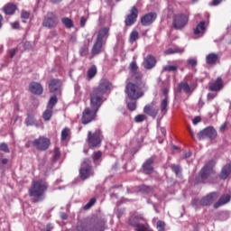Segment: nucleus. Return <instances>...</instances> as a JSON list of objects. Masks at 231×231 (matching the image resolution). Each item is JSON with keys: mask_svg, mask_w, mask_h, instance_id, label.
<instances>
[{"mask_svg": "<svg viewBox=\"0 0 231 231\" xmlns=\"http://www.w3.org/2000/svg\"><path fill=\"white\" fill-rule=\"evenodd\" d=\"M15 53H17V50L16 49H11L9 51V57L11 59H14V57H15Z\"/></svg>", "mask_w": 231, "mask_h": 231, "instance_id": "nucleus-59", "label": "nucleus"}, {"mask_svg": "<svg viewBox=\"0 0 231 231\" xmlns=\"http://www.w3.org/2000/svg\"><path fill=\"white\" fill-rule=\"evenodd\" d=\"M11 27L13 30H19L21 28V23L18 21L11 23Z\"/></svg>", "mask_w": 231, "mask_h": 231, "instance_id": "nucleus-57", "label": "nucleus"}, {"mask_svg": "<svg viewBox=\"0 0 231 231\" xmlns=\"http://www.w3.org/2000/svg\"><path fill=\"white\" fill-rule=\"evenodd\" d=\"M152 163H154L153 158L147 159L143 164V171L145 174H152L154 171V167H152Z\"/></svg>", "mask_w": 231, "mask_h": 231, "instance_id": "nucleus-23", "label": "nucleus"}, {"mask_svg": "<svg viewBox=\"0 0 231 231\" xmlns=\"http://www.w3.org/2000/svg\"><path fill=\"white\" fill-rule=\"evenodd\" d=\"M49 187L50 185L44 180H33L28 189V195L30 198H32V203H41V201H44V195L48 192Z\"/></svg>", "mask_w": 231, "mask_h": 231, "instance_id": "nucleus-1", "label": "nucleus"}, {"mask_svg": "<svg viewBox=\"0 0 231 231\" xmlns=\"http://www.w3.org/2000/svg\"><path fill=\"white\" fill-rule=\"evenodd\" d=\"M178 91H184L187 95L190 93V86H189V83L180 82L178 85Z\"/></svg>", "mask_w": 231, "mask_h": 231, "instance_id": "nucleus-33", "label": "nucleus"}, {"mask_svg": "<svg viewBox=\"0 0 231 231\" xmlns=\"http://www.w3.org/2000/svg\"><path fill=\"white\" fill-rule=\"evenodd\" d=\"M104 44L106 43L96 40L91 50V55H93V57H95L96 55H100V53H102Z\"/></svg>", "mask_w": 231, "mask_h": 231, "instance_id": "nucleus-25", "label": "nucleus"}, {"mask_svg": "<svg viewBox=\"0 0 231 231\" xmlns=\"http://www.w3.org/2000/svg\"><path fill=\"white\" fill-rule=\"evenodd\" d=\"M163 95H164V98H167V100H169V89L168 88H164L162 91Z\"/></svg>", "mask_w": 231, "mask_h": 231, "instance_id": "nucleus-63", "label": "nucleus"}, {"mask_svg": "<svg viewBox=\"0 0 231 231\" xmlns=\"http://www.w3.org/2000/svg\"><path fill=\"white\" fill-rule=\"evenodd\" d=\"M57 102H59V100L57 99V96H52L48 102L47 109H53L57 105Z\"/></svg>", "mask_w": 231, "mask_h": 231, "instance_id": "nucleus-37", "label": "nucleus"}, {"mask_svg": "<svg viewBox=\"0 0 231 231\" xmlns=\"http://www.w3.org/2000/svg\"><path fill=\"white\" fill-rule=\"evenodd\" d=\"M171 169L172 172H174L176 174V176H178L179 178H180V176H181V167H180V165L171 164Z\"/></svg>", "mask_w": 231, "mask_h": 231, "instance_id": "nucleus-41", "label": "nucleus"}, {"mask_svg": "<svg viewBox=\"0 0 231 231\" xmlns=\"http://www.w3.org/2000/svg\"><path fill=\"white\" fill-rule=\"evenodd\" d=\"M142 88L143 89H147V85L145 83L142 84ZM140 85L134 84L133 82H128L125 87V93L130 100H138V98H142L144 93L142 90Z\"/></svg>", "mask_w": 231, "mask_h": 231, "instance_id": "nucleus-4", "label": "nucleus"}, {"mask_svg": "<svg viewBox=\"0 0 231 231\" xmlns=\"http://www.w3.org/2000/svg\"><path fill=\"white\" fill-rule=\"evenodd\" d=\"M223 3V0H213L212 1V6H217L218 5H221Z\"/></svg>", "mask_w": 231, "mask_h": 231, "instance_id": "nucleus-61", "label": "nucleus"}, {"mask_svg": "<svg viewBox=\"0 0 231 231\" xmlns=\"http://www.w3.org/2000/svg\"><path fill=\"white\" fill-rule=\"evenodd\" d=\"M167 107H169V99H167L166 97L161 102V115H162V116H164V115H167Z\"/></svg>", "mask_w": 231, "mask_h": 231, "instance_id": "nucleus-32", "label": "nucleus"}, {"mask_svg": "<svg viewBox=\"0 0 231 231\" xmlns=\"http://www.w3.org/2000/svg\"><path fill=\"white\" fill-rule=\"evenodd\" d=\"M95 203H97V199L92 198L84 207V210H89V208H91V207H93V205H95Z\"/></svg>", "mask_w": 231, "mask_h": 231, "instance_id": "nucleus-44", "label": "nucleus"}, {"mask_svg": "<svg viewBox=\"0 0 231 231\" xmlns=\"http://www.w3.org/2000/svg\"><path fill=\"white\" fill-rule=\"evenodd\" d=\"M175 65H166L163 67L162 71H167L168 73L172 72H176L178 71V68H180V66H181V64L183 63L182 60H176L175 61Z\"/></svg>", "mask_w": 231, "mask_h": 231, "instance_id": "nucleus-26", "label": "nucleus"}, {"mask_svg": "<svg viewBox=\"0 0 231 231\" xmlns=\"http://www.w3.org/2000/svg\"><path fill=\"white\" fill-rule=\"evenodd\" d=\"M26 125H35L37 123L35 122V118L32 116H28L25 119Z\"/></svg>", "mask_w": 231, "mask_h": 231, "instance_id": "nucleus-47", "label": "nucleus"}, {"mask_svg": "<svg viewBox=\"0 0 231 231\" xmlns=\"http://www.w3.org/2000/svg\"><path fill=\"white\" fill-rule=\"evenodd\" d=\"M214 172V161H209L199 171V176L196 178L197 183H205L208 180V176Z\"/></svg>", "mask_w": 231, "mask_h": 231, "instance_id": "nucleus-8", "label": "nucleus"}, {"mask_svg": "<svg viewBox=\"0 0 231 231\" xmlns=\"http://www.w3.org/2000/svg\"><path fill=\"white\" fill-rule=\"evenodd\" d=\"M87 143L88 144V147H90V149L100 147V143H102V131L96 130L95 133H91V131H88Z\"/></svg>", "mask_w": 231, "mask_h": 231, "instance_id": "nucleus-7", "label": "nucleus"}, {"mask_svg": "<svg viewBox=\"0 0 231 231\" xmlns=\"http://www.w3.org/2000/svg\"><path fill=\"white\" fill-rule=\"evenodd\" d=\"M101 106L102 105L100 103L90 99V107L85 108L82 113L81 122L84 125L91 124V122L97 118V113H98V109H100Z\"/></svg>", "mask_w": 231, "mask_h": 231, "instance_id": "nucleus-3", "label": "nucleus"}, {"mask_svg": "<svg viewBox=\"0 0 231 231\" xmlns=\"http://www.w3.org/2000/svg\"><path fill=\"white\" fill-rule=\"evenodd\" d=\"M156 17H158V14L154 12L144 14L141 17L142 26H151V24L156 21Z\"/></svg>", "mask_w": 231, "mask_h": 231, "instance_id": "nucleus-16", "label": "nucleus"}, {"mask_svg": "<svg viewBox=\"0 0 231 231\" xmlns=\"http://www.w3.org/2000/svg\"><path fill=\"white\" fill-rule=\"evenodd\" d=\"M144 69H152L156 66V58L151 54L147 55L143 61Z\"/></svg>", "mask_w": 231, "mask_h": 231, "instance_id": "nucleus-21", "label": "nucleus"}, {"mask_svg": "<svg viewBox=\"0 0 231 231\" xmlns=\"http://www.w3.org/2000/svg\"><path fill=\"white\" fill-rule=\"evenodd\" d=\"M138 8L136 6H133L130 10V14H128L125 18V26H133L138 20Z\"/></svg>", "mask_w": 231, "mask_h": 231, "instance_id": "nucleus-13", "label": "nucleus"}, {"mask_svg": "<svg viewBox=\"0 0 231 231\" xmlns=\"http://www.w3.org/2000/svg\"><path fill=\"white\" fill-rule=\"evenodd\" d=\"M189 24V15L185 14H177L172 18L173 30L181 31Z\"/></svg>", "mask_w": 231, "mask_h": 231, "instance_id": "nucleus-6", "label": "nucleus"}, {"mask_svg": "<svg viewBox=\"0 0 231 231\" xmlns=\"http://www.w3.org/2000/svg\"><path fill=\"white\" fill-rule=\"evenodd\" d=\"M87 21H88V19H86V17L81 16L80 23H79L81 28H84L86 26Z\"/></svg>", "mask_w": 231, "mask_h": 231, "instance_id": "nucleus-58", "label": "nucleus"}, {"mask_svg": "<svg viewBox=\"0 0 231 231\" xmlns=\"http://www.w3.org/2000/svg\"><path fill=\"white\" fill-rule=\"evenodd\" d=\"M140 39V33L138 31L134 30L131 32L130 36H129V42L133 44L134 42H136Z\"/></svg>", "mask_w": 231, "mask_h": 231, "instance_id": "nucleus-34", "label": "nucleus"}, {"mask_svg": "<svg viewBox=\"0 0 231 231\" xmlns=\"http://www.w3.org/2000/svg\"><path fill=\"white\" fill-rule=\"evenodd\" d=\"M94 174L93 166H91V160L88 158L84 159L79 169V178L81 180H88V178Z\"/></svg>", "mask_w": 231, "mask_h": 231, "instance_id": "nucleus-9", "label": "nucleus"}, {"mask_svg": "<svg viewBox=\"0 0 231 231\" xmlns=\"http://www.w3.org/2000/svg\"><path fill=\"white\" fill-rule=\"evenodd\" d=\"M53 116V109L51 108H47L42 115V118L43 120H45V122H49V120H51V116Z\"/></svg>", "mask_w": 231, "mask_h": 231, "instance_id": "nucleus-36", "label": "nucleus"}, {"mask_svg": "<svg viewBox=\"0 0 231 231\" xmlns=\"http://www.w3.org/2000/svg\"><path fill=\"white\" fill-rule=\"evenodd\" d=\"M207 30V27H205V21L200 22L196 28L193 29L194 35H200L203 36Z\"/></svg>", "mask_w": 231, "mask_h": 231, "instance_id": "nucleus-29", "label": "nucleus"}, {"mask_svg": "<svg viewBox=\"0 0 231 231\" xmlns=\"http://www.w3.org/2000/svg\"><path fill=\"white\" fill-rule=\"evenodd\" d=\"M129 68H130V71H131L132 74L138 72V65L136 64V61H132L130 63Z\"/></svg>", "mask_w": 231, "mask_h": 231, "instance_id": "nucleus-49", "label": "nucleus"}, {"mask_svg": "<svg viewBox=\"0 0 231 231\" xmlns=\"http://www.w3.org/2000/svg\"><path fill=\"white\" fill-rule=\"evenodd\" d=\"M191 205H192L193 208H195V210H198V208H199V207H201V200H199L198 199H194L191 201Z\"/></svg>", "mask_w": 231, "mask_h": 231, "instance_id": "nucleus-51", "label": "nucleus"}, {"mask_svg": "<svg viewBox=\"0 0 231 231\" xmlns=\"http://www.w3.org/2000/svg\"><path fill=\"white\" fill-rule=\"evenodd\" d=\"M97 73H98V70L97 69V65H92L88 70L87 71V79L88 80H91L92 79H95L97 76Z\"/></svg>", "mask_w": 231, "mask_h": 231, "instance_id": "nucleus-31", "label": "nucleus"}, {"mask_svg": "<svg viewBox=\"0 0 231 231\" xmlns=\"http://www.w3.org/2000/svg\"><path fill=\"white\" fill-rule=\"evenodd\" d=\"M61 23H62V24H64V26L66 28H73V26H74L73 20H71L70 18H68V17L61 18Z\"/></svg>", "mask_w": 231, "mask_h": 231, "instance_id": "nucleus-39", "label": "nucleus"}, {"mask_svg": "<svg viewBox=\"0 0 231 231\" xmlns=\"http://www.w3.org/2000/svg\"><path fill=\"white\" fill-rule=\"evenodd\" d=\"M29 91L32 95H42L44 93V88L39 82L32 81L29 84Z\"/></svg>", "mask_w": 231, "mask_h": 231, "instance_id": "nucleus-19", "label": "nucleus"}, {"mask_svg": "<svg viewBox=\"0 0 231 231\" xmlns=\"http://www.w3.org/2000/svg\"><path fill=\"white\" fill-rule=\"evenodd\" d=\"M51 145V141L48 137L40 136L32 141V147L37 151H48Z\"/></svg>", "mask_w": 231, "mask_h": 231, "instance_id": "nucleus-10", "label": "nucleus"}, {"mask_svg": "<svg viewBox=\"0 0 231 231\" xmlns=\"http://www.w3.org/2000/svg\"><path fill=\"white\" fill-rule=\"evenodd\" d=\"M231 196L229 194H225L220 197L218 201L214 204V208H219V207H223V205H226V203H230Z\"/></svg>", "mask_w": 231, "mask_h": 231, "instance_id": "nucleus-24", "label": "nucleus"}, {"mask_svg": "<svg viewBox=\"0 0 231 231\" xmlns=\"http://www.w3.org/2000/svg\"><path fill=\"white\" fill-rule=\"evenodd\" d=\"M225 88V82L221 77L216 79L215 81H211L208 83V91H213L214 93H219L221 89Z\"/></svg>", "mask_w": 231, "mask_h": 231, "instance_id": "nucleus-14", "label": "nucleus"}, {"mask_svg": "<svg viewBox=\"0 0 231 231\" xmlns=\"http://www.w3.org/2000/svg\"><path fill=\"white\" fill-rule=\"evenodd\" d=\"M57 24H59V17L53 12H48L47 14L43 18L42 26L44 28H56Z\"/></svg>", "mask_w": 231, "mask_h": 231, "instance_id": "nucleus-11", "label": "nucleus"}, {"mask_svg": "<svg viewBox=\"0 0 231 231\" xmlns=\"http://www.w3.org/2000/svg\"><path fill=\"white\" fill-rule=\"evenodd\" d=\"M113 84L110 83L108 79H101L97 88H94L90 93V99L93 102H97V104L102 105V100H104V95L107 93L112 88Z\"/></svg>", "mask_w": 231, "mask_h": 231, "instance_id": "nucleus-2", "label": "nucleus"}, {"mask_svg": "<svg viewBox=\"0 0 231 231\" xmlns=\"http://www.w3.org/2000/svg\"><path fill=\"white\" fill-rule=\"evenodd\" d=\"M166 224L164 221L158 220L157 221V230L158 231H165Z\"/></svg>", "mask_w": 231, "mask_h": 231, "instance_id": "nucleus-52", "label": "nucleus"}, {"mask_svg": "<svg viewBox=\"0 0 231 231\" xmlns=\"http://www.w3.org/2000/svg\"><path fill=\"white\" fill-rule=\"evenodd\" d=\"M216 97H217V92L208 93V95H207V98H208V102H211V100H214V98H216Z\"/></svg>", "mask_w": 231, "mask_h": 231, "instance_id": "nucleus-56", "label": "nucleus"}, {"mask_svg": "<svg viewBox=\"0 0 231 231\" xmlns=\"http://www.w3.org/2000/svg\"><path fill=\"white\" fill-rule=\"evenodd\" d=\"M30 15H31V14H30V12H28V11H25V10H23L22 12H21V19H23L22 20V23H26V19H30Z\"/></svg>", "mask_w": 231, "mask_h": 231, "instance_id": "nucleus-46", "label": "nucleus"}, {"mask_svg": "<svg viewBox=\"0 0 231 231\" xmlns=\"http://www.w3.org/2000/svg\"><path fill=\"white\" fill-rule=\"evenodd\" d=\"M185 48L183 47H174L169 48L164 51V55H174V53H184Z\"/></svg>", "mask_w": 231, "mask_h": 231, "instance_id": "nucleus-30", "label": "nucleus"}, {"mask_svg": "<svg viewBox=\"0 0 231 231\" xmlns=\"http://www.w3.org/2000/svg\"><path fill=\"white\" fill-rule=\"evenodd\" d=\"M2 12H4L5 15H14L15 12H17V5L7 3L3 6Z\"/></svg>", "mask_w": 231, "mask_h": 231, "instance_id": "nucleus-22", "label": "nucleus"}, {"mask_svg": "<svg viewBox=\"0 0 231 231\" xmlns=\"http://www.w3.org/2000/svg\"><path fill=\"white\" fill-rule=\"evenodd\" d=\"M60 159V149L55 148L53 153V162H58Z\"/></svg>", "mask_w": 231, "mask_h": 231, "instance_id": "nucleus-50", "label": "nucleus"}, {"mask_svg": "<svg viewBox=\"0 0 231 231\" xmlns=\"http://www.w3.org/2000/svg\"><path fill=\"white\" fill-rule=\"evenodd\" d=\"M104 220L94 219L89 223H81L77 226L78 231H104Z\"/></svg>", "mask_w": 231, "mask_h": 231, "instance_id": "nucleus-5", "label": "nucleus"}, {"mask_svg": "<svg viewBox=\"0 0 231 231\" xmlns=\"http://www.w3.org/2000/svg\"><path fill=\"white\" fill-rule=\"evenodd\" d=\"M231 174V163L226 164L220 172L219 178L220 180H226Z\"/></svg>", "mask_w": 231, "mask_h": 231, "instance_id": "nucleus-27", "label": "nucleus"}, {"mask_svg": "<svg viewBox=\"0 0 231 231\" xmlns=\"http://www.w3.org/2000/svg\"><path fill=\"white\" fill-rule=\"evenodd\" d=\"M217 60H219V55L214 52L208 54L206 57V63L208 64L209 66H213L214 64H217Z\"/></svg>", "mask_w": 231, "mask_h": 231, "instance_id": "nucleus-28", "label": "nucleus"}, {"mask_svg": "<svg viewBox=\"0 0 231 231\" xmlns=\"http://www.w3.org/2000/svg\"><path fill=\"white\" fill-rule=\"evenodd\" d=\"M129 224L132 226L135 227V231H147V227H145V226L143 224L134 223V222H133V220H130Z\"/></svg>", "mask_w": 231, "mask_h": 231, "instance_id": "nucleus-35", "label": "nucleus"}, {"mask_svg": "<svg viewBox=\"0 0 231 231\" xmlns=\"http://www.w3.org/2000/svg\"><path fill=\"white\" fill-rule=\"evenodd\" d=\"M199 122H201V117L199 116H196L194 119H193V125H196L197 124H199Z\"/></svg>", "mask_w": 231, "mask_h": 231, "instance_id": "nucleus-62", "label": "nucleus"}, {"mask_svg": "<svg viewBox=\"0 0 231 231\" xmlns=\"http://www.w3.org/2000/svg\"><path fill=\"white\" fill-rule=\"evenodd\" d=\"M140 191L143 192V194H152L153 192V189L151 186H147V185H142L139 188Z\"/></svg>", "mask_w": 231, "mask_h": 231, "instance_id": "nucleus-38", "label": "nucleus"}, {"mask_svg": "<svg viewBox=\"0 0 231 231\" xmlns=\"http://www.w3.org/2000/svg\"><path fill=\"white\" fill-rule=\"evenodd\" d=\"M218 198H219V193L211 192L200 199V205L202 207H208V205H212V203H214V201H216V199H217Z\"/></svg>", "mask_w": 231, "mask_h": 231, "instance_id": "nucleus-17", "label": "nucleus"}, {"mask_svg": "<svg viewBox=\"0 0 231 231\" xmlns=\"http://www.w3.org/2000/svg\"><path fill=\"white\" fill-rule=\"evenodd\" d=\"M217 136V132L214 127H207L204 130L200 131L198 134L199 140H205L206 138H209V140H215Z\"/></svg>", "mask_w": 231, "mask_h": 231, "instance_id": "nucleus-12", "label": "nucleus"}, {"mask_svg": "<svg viewBox=\"0 0 231 231\" xmlns=\"http://www.w3.org/2000/svg\"><path fill=\"white\" fill-rule=\"evenodd\" d=\"M0 151H2V152H10V148H8V144L5 143H1Z\"/></svg>", "mask_w": 231, "mask_h": 231, "instance_id": "nucleus-53", "label": "nucleus"}, {"mask_svg": "<svg viewBox=\"0 0 231 231\" xmlns=\"http://www.w3.org/2000/svg\"><path fill=\"white\" fill-rule=\"evenodd\" d=\"M196 66H198V60L190 58L187 60V68H191V69H194Z\"/></svg>", "mask_w": 231, "mask_h": 231, "instance_id": "nucleus-42", "label": "nucleus"}, {"mask_svg": "<svg viewBox=\"0 0 231 231\" xmlns=\"http://www.w3.org/2000/svg\"><path fill=\"white\" fill-rule=\"evenodd\" d=\"M89 50V47L88 45H83L80 50H79V53L81 55V57H86V55H88V51Z\"/></svg>", "mask_w": 231, "mask_h": 231, "instance_id": "nucleus-48", "label": "nucleus"}, {"mask_svg": "<svg viewBox=\"0 0 231 231\" xmlns=\"http://www.w3.org/2000/svg\"><path fill=\"white\" fill-rule=\"evenodd\" d=\"M102 158V152L101 151H97V152H94L92 154V160L94 162H98L99 159Z\"/></svg>", "mask_w": 231, "mask_h": 231, "instance_id": "nucleus-45", "label": "nucleus"}, {"mask_svg": "<svg viewBox=\"0 0 231 231\" xmlns=\"http://www.w3.org/2000/svg\"><path fill=\"white\" fill-rule=\"evenodd\" d=\"M145 120V115H137L134 117V121L137 123L143 122Z\"/></svg>", "mask_w": 231, "mask_h": 231, "instance_id": "nucleus-55", "label": "nucleus"}, {"mask_svg": "<svg viewBox=\"0 0 231 231\" xmlns=\"http://www.w3.org/2000/svg\"><path fill=\"white\" fill-rule=\"evenodd\" d=\"M220 131L221 133H224L225 129H226V124H223L221 126H220Z\"/></svg>", "mask_w": 231, "mask_h": 231, "instance_id": "nucleus-64", "label": "nucleus"}, {"mask_svg": "<svg viewBox=\"0 0 231 231\" xmlns=\"http://www.w3.org/2000/svg\"><path fill=\"white\" fill-rule=\"evenodd\" d=\"M127 108L129 111H135L136 110V102H129L127 104Z\"/></svg>", "mask_w": 231, "mask_h": 231, "instance_id": "nucleus-54", "label": "nucleus"}, {"mask_svg": "<svg viewBox=\"0 0 231 231\" xmlns=\"http://www.w3.org/2000/svg\"><path fill=\"white\" fill-rule=\"evenodd\" d=\"M69 133H71V130L69 128L66 127L61 131V141L65 142V140H68V136H69Z\"/></svg>", "mask_w": 231, "mask_h": 231, "instance_id": "nucleus-43", "label": "nucleus"}, {"mask_svg": "<svg viewBox=\"0 0 231 231\" xmlns=\"http://www.w3.org/2000/svg\"><path fill=\"white\" fill-rule=\"evenodd\" d=\"M109 27H102L97 32V39L96 41L99 42H103V44H106L108 37H109Z\"/></svg>", "mask_w": 231, "mask_h": 231, "instance_id": "nucleus-18", "label": "nucleus"}, {"mask_svg": "<svg viewBox=\"0 0 231 231\" xmlns=\"http://www.w3.org/2000/svg\"><path fill=\"white\" fill-rule=\"evenodd\" d=\"M53 226L51 224H47L45 228H42V231H51Z\"/></svg>", "mask_w": 231, "mask_h": 231, "instance_id": "nucleus-60", "label": "nucleus"}, {"mask_svg": "<svg viewBox=\"0 0 231 231\" xmlns=\"http://www.w3.org/2000/svg\"><path fill=\"white\" fill-rule=\"evenodd\" d=\"M159 112L160 108H158L156 103L154 102H152L143 107V113H145V115H148V116H152V118H156Z\"/></svg>", "mask_w": 231, "mask_h": 231, "instance_id": "nucleus-15", "label": "nucleus"}, {"mask_svg": "<svg viewBox=\"0 0 231 231\" xmlns=\"http://www.w3.org/2000/svg\"><path fill=\"white\" fill-rule=\"evenodd\" d=\"M62 88V81L59 79H51L49 81V90L50 93H56V91H60Z\"/></svg>", "mask_w": 231, "mask_h": 231, "instance_id": "nucleus-20", "label": "nucleus"}, {"mask_svg": "<svg viewBox=\"0 0 231 231\" xmlns=\"http://www.w3.org/2000/svg\"><path fill=\"white\" fill-rule=\"evenodd\" d=\"M143 78V75H142V72H134L132 73V80L134 82H142V79Z\"/></svg>", "mask_w": 231, "mask_h": 231, "instance_id": "nucleus-40", "label": "nucleus"}]
</instances>
